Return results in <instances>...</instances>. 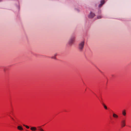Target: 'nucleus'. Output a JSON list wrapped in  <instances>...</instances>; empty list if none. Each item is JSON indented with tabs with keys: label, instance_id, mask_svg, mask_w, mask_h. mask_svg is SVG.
Segmentation results:
<instances>
[{
	"label": "nucleus",
	"instance_id": "obj_1",
	"mask_svg": "<svg viewBox=\"0 0 131 131\" xmlns=\"http://www.w3.org/2000/svg\"><path fill=\"white\" fill-rule=\"evenodd\" d=\"M126 118H123L121 121V124L122 127H124L126 126Z\"/></svg>",
	"mask_w": 131,
	"mask_h": 131
},
{
	"label": "nucleus",
	"instance_id": "obj_2",
	"mask_svg": "<svg viewBox=\"0 0 131 131\" xmlns=\"http://www.w3.org/2000/svg\"><path fill=\"white\" fill-rule=\"evenodd\" d=\"M84 45V41H82L79 44V48L80 50H82V49L83 48Z\"/></svg>",
	"mask_w": 131,
	"mask_h": 131
},
{
	"label": "nucleus",
	"instance_id": "obj_3",
	"mask_svg": "<svg viewBox=\"0 0 131 131\" xmlns=\"http://www.w3.org/2000/svg\"><path fill=\"white\" fill-rule=\"evenodd\" d=\"M74 41V38H72L69 41V43L70 45H71L73 44Z\"/></svg>",
	"mask_w": 131,
	"mask_h": 131
},
{
	"label": "nucleus",
	"instance_id": "obj_4",
	"mask_svg": "<svg viewBox=\"0 0 131 131\" xmlns=\"http://www.w3.org/2000/svg\"><path fill=\"white\" fill-rule=\"evenodd\" d=\"M95 15V14L94 13L91 12L89 16V17L90 18H92L94 17Z\"/></svg>",
	"mask_w": 131,
	"mask_h": 131
},
{
	"label": "nucleus",
	"instance_id": "obj_5",
	"mask_svg": "<svg viewBox=\"0 0 131 131\" xmlns=\"http://www.w3.org/2000/svg\"><path fill=\"white\" fill-rule=\"evenodd\" d=\"M11 118L15 123H17V119L16 117H15V118H14L13 117H11Z\"/></svg>",
	"mask_w": 131,
	"mask_h": 131
},
{
	"label": "nucleus",
	"instance_id": "obj_6",
	"mask_svg": "<svg viewBox=\"0 0 131 131\" xmlns=\"http://www.w3.org/2000/svg\"><path fill=\"white\" fill-rule=\"evenodd\" d=\"M105 3V1L104 0H102L101 1V4L99 5V7H101Z\"/></svg>",
	"mask_w": 131,
	"mask_h": 131
},
{
	"label": "nucleus",
	"instance_id": "obj_7",
	"mask_svg": "<svg viewBox=\"0 0 131 131\" xmlns=\"http://www.w3.org/2000/svg\"><path fill=\"white\" fill-rule=\"evenodd\" d=\"M113 117L115 118V119H117L118 117V115L116 114L115 113H113Z\"/></svg>",
	"mask_w": 131,
	"mask_h": 131
},
{
	"label": "nucleus",
	"instance_id": "obj_8",
	"mask_svg": "<svg viewBox=\"0 0 131 131\" xmlns=\"http://www.w3.org/2000/svg\"><path fill=\"white\" fill-rule=\"evenodd\" d=\"M122 113L123 116H125L126 115V110H123L122 111Z\"/></svg>",
	"mask_w": 131,
	"mask_h": 131
},
{
	"label": "nucleus",
	"instance_id": "obj_9",
	"mask_svg": "<svg viewBox=\"0 0 131 131\" xmlns=\"http://www.w3.org/2000/svg\"><path fill=\"white\" fill-rule=\"evenodd\" d=\"M17 128L18 130L20 131L23 130V128L21 126H18L17 127Z\"/></svg>",
	"mask_w": 131,
	"mask_h": 131
},
{
	"label": "nucleus",
	"instance_id": "obj_10",
	"mask_svg": "<svg viewBox=\"0 0 131 131\" xmlns=\"http://www.w3.org/2000/svg\"><path fill=\"white\" fill-rule=\"evenodd\" d=\"M30 129L32 131H36L37 128L36 127H32L30 128Z\"/></svg>",
	"mask_w": 131,
	"mask_h": 131
},
{
	"label": "nucleus",
	"instance_id": "obj_11",
	"mask_svg": "<svg viewBox=\"0 0 131 131\" xmlns=\"http://www.w3.org/2000/svg\"><path fill=\"white\" fill-rule=\"evenodd\" d=\"M36 128L40 131H44L43 129L41 127V126H38Z\"/></svg>",
	"mask_w": 131,
	"mask_h": 131
},
{
	"label": "nucleus",
	"instance_id": "obj_12",
	"mask_svg": "<svg viewBox=\"0 0 131 131\" xmlns=\"http://www.w3.org/2000/svg\"><path fill=\"white\" fill-rule=\"evenodd\" d=\"M23 125L24 126H25L27 129H29V127L28 126L26 125Z\"/></svg>",
	"mask_w": 131,
	"mask_h": 131
},
{
	"label": "nucleus",
	"instance_id": "obj_13",
	"mask_svg": "<svg viewBox=\"0 0 131 131\" xmlns=\"http://www.w3.org/2000/svg\"><path fill=\"white\" fill-rule=\"evenodd\" d=\"M102 16L101 15H99L97 17L98 19H100L102 18Z\"/></svg>",
	"mask_w": 131,
	"mask_h": 131
},
{
	"label": "nucleus",
	"instance_id": "obj_14",
	"mask_svg": "<svg viewBox=\"0 0 131 131\" xmlns=\"http://www.w3.org/2000/svg\"><path fill=\"white\" fill-rule=\"evenodd\" d=\"M103 106H104V108H105L106 109V110H107V106H106L105 104H104L103 105Z\"/></svg>",
	"mask_w": 131,
	"mask_h": 131
},
{
	"label": "nucleus",
	"instance_id": "obj_15",
	"mask_svg": "<svg viewBox=\"0 0 131 131\" xmlns=\"http://www.w3.org/2000/svg\"><path fill=\"white\" fill-rule=\"evenodd\" d=\"M2 1V0H0V2H1Z\"/></svg>",
	"mask_w": 131,
	"mask_h": 131
}]
</instances>
